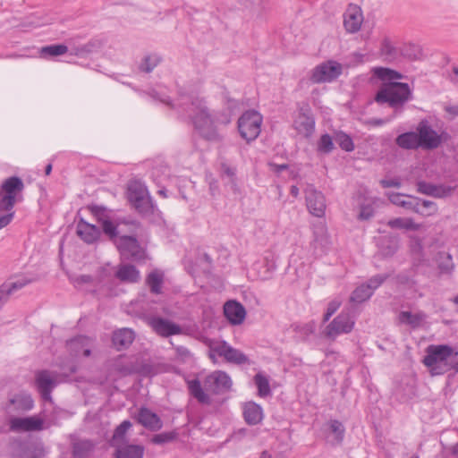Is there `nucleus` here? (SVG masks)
I'll return each instance as SVG.
<instances>
[{"mask_svg":"<svg viewBox=\"0 0 458 458\" xmlns=\"http://www.w3.org/2000/svg\"><path fill=\"white\" fill-rule=\"evenodd\" d=\"M209 189L211 191V194L214 196L216 194V191H217V185L216 182L209 183Z\"/></svg>","mask_w":458,"mask_h":458,"instance_id":"nucleus-60","label":"nucleus"},{"mask_svg":"<svg viewBox=\"0 0 458 458\" xmlns=\"http://www.w3.org/2000/svg\"><path fill=\"white\" fill-rule=\"evenodd\" d=\"M176 359L182 362H186L191 358V352L184 346L177 345L174 347Z\"/></svg>","mask_w":458,"mask_h":458,"instance_id":"nucleus-52","label":"nucleus"},{"mask_svg":"<svg viewBox=\"0 0 458 458\" xmlns=\"http://www.w3.org/2000/svg\"><path fill=\"white\" fill-rule=\"evenodd\" d=\"M52 171V165L51 164H48L47 166H46V169H45V174L46 175H49L50 173Z\"/></svg>","mask_w":458,"mask_h":458,"instance_id":"nucleus-64","label":"nucleus"},{"mask_svg":"<svg viewBox=\"0 0 458 458\" xmlns=\"http://www.w3.org/2000/svg\"><path fill=\"white\" fill-rule=\"evenodd\" d=\"M128 199L140 213L145 214L151 210L152 206L147 188L139 181L129 183Z\"/></svg>","mask_w":458,"mask_h":458,"instance_id":"nucleus-7","label":"nucleus"},{"mask_svg":"<svg viewBox=\"0 0 458 458\" xmlns=\"http://www.w3.org/2000/svg\"><path fill=\"white\" fill-rule=\"evenodd\" d=\"M8 424L10 431L17 433L40 431L45 428L44 420L38 416L24 418L11 416Z\"/></svg>","mask_w":458,"mask_h":458,"instance_id":"nucleus-12","label":"nucleus"},{"mask_svg":"<svg viewBox=\"0 0 458 458\" xmlns=\"http://www.w3.org/2000/svg\"><path fill=\"white\" fill-rule=\"evenodd\" d=\"M186 384L190 394L200 403L209 404L211 400L209 395L201 386V382L198 377L187 378Z\"/></svg>","mask_w":458,"mask_h":458,"instance_id":"nucleus-27","label":"nucleus"},{"mask_svg":"<svg viewBox=\"0 0 458 458\" xmlns=\"http://www.w3.org/2000/svg\"><path fill=\"white\" fill-rule=\"evenodd\" d=\"M330 428L335 434V440L336 444L342 443L344 437V427L338 420H332L330 422Z\"/></svg>","mask_w":458,"mask_h":458,"instance_id":"nucleus-49","label":"nucleus"},{"mask_svg":"<svg viewBox=\"0 0 458 458\" xmlns=\"http://www.w3.org/2000/svg\"><path fill=\"white\" fill-rule=\"evenodd\" d=\"M114 277L124 284H136L140 280V272L131 264H120L115 267Z\"/></svg>","mask_w":458,"mask_h":458,"instance_id":"nucleus-22","label":"nucleus"},{"mask_svg":"<svg viewBox=\"0 0 458 458\" xmlns=\"http://www.w3.org/2000/svg\"><path fill=\"white\" fill-rule=\"evenodd\" d=\"M203 343L208 348V357L214 363H216V357L237 365L250 363L247 355L224 340L205 338Z\"/></svg>","mask_w":458,"mask_h":458,"instance_id":"nucleus-4","label":"nucleus"},{"mask_svg":"<svg viewBox=\"0 0 458 458\" xmlns=\"http://www.w3.org/2000/svg\"><path fill=\"white\" fill-rule=\"evenodd\" d=\"M114 244L121 255L125 258H131L133 260L144 259V250L140 247L138 240L133 236L122 235L114 240Z\"/></svg>","mask_w":458,"mask_h":458,"instance_id":"nucleus-10","label":"nucleus"},{"mask_svg":"<svg viewBox=\"0 0 458 458\" xmlns=\"http://www.w3.org/2000/svg\"><path fill=\"white\" fill-rule=\"evenodd\" d=\"M92 449V444L89 441H79L73 444L72 454L74 458H84Z\"/></svg>","mask_w":458,"mask_h":458,"instance_id":"nucleus-42","label":"nucleus"},{"mask_svg":"<svg viewBox=\"0 0 458 458\" xmlns=\"http://www.w3.org/2000/svg\"><path fill=\"white\" fill-rule=\"evenodd\" d=\"M31 282L32 279L27 278L25 276L17 277L13 281L3 285L0 296L3 295V293H5L8 295L12 294Z\"/></svg>","mask_w":458,"mask_h":458,"instance_id":"nucleus-37","label":"nucleus"},{"mask_svg":"<svg viewBox=\"0 0 458 458\" xmlns=\"http://www.w3.org/2000/svg\"><path fill=\"white\" fill-rule=\"evenodd\" d=\"M137 420L144 428L152 431L159 430L163 426L159 416L145 407L140 409Z\"/></svg>","mask_w":458,"mask_h":458,"instance_id":"nucleus-24","label":"nucleus"},{"mask_svg":"<svg viewBox=\"0 0 458 458\" xmlns=\"http://www.w3.org/2000/svg\"><path fill=\"white\" fill-rule=\"evenodd\" d=\"M77 234L87 243H93L100 236V230L94 225L81 219L77 224Z\"/></svg>","mask_w":458,"mask_h":458,"instance_id":"nucleus-25","label":"nucleus"},{"mask_svg":"<svg viewBox=\"0 0 458 458\" xmlns=\"http://www.w3.org/2000/svg\"><path fill=\"white\" fill-rule=\"evenodd\" d=\"M343 72V65L336 61L329 60L316 66L311 74L314 83L330 82L338 78Z\"/></svg>","mask_w":458,"mask_h":458,"instance_id":"nucleus-9","label":"nucleus"},{"mask_svg":"<svg viewBox=\"0 0 458 458\" xmlns=\"http://www.w3.org/2000/svg\"><path fill=\"white\" fill-rule=\"evenodd\" d=\"M306 205L310 213L317 217H323L326 211V199L324 195L313 186L305 189Z\"/></svg>","mask_w":458,"mask_h":458,"instance_id":"nucleus-14","label":"nucleus"},{"mask_svg":"<svg viewBox=\"0 0 458 458\" xmlns=\"http://www.w3.org/2000/svg\"><path fill=\"white\" fill-rule=\"evenodd\" d=\"M374 215V208L371 205H363L359 213V219L369 220Z\"/></svg>","mask_w":458,"mask_h":458,"instance_id":"nucleus-54","label":"nucleus"},{"mask_svg":"<svg viewBox=\"0 0 458 458\" xmlns=\"http://www.w3.org/2000/svg\"><path fill=\"white\" fill-rule=\"evenodd\" d=\"M294 129L303 137H310L315 129V121L309 108H301L293 122Z\"/></svg>","mask_w":458,"mask_h":458,"instance_id":"nucleus-15","label":"nucleus"},{"mask_svg":"<svg viewBox=\"0 0 458 458\" xmlns=\"http://www.w3.org/2000/svg\"><path fill=\"white\" fill-rule=\"evenodd\" d=\"M396 144L405 149H413L420 147L417 132H405L396 138Z\"/></svg>","mask_w":458,"mask_h":458,"instance_id":"nucleus-33","label":"nucleus"},{"mask_svg":"<svg viewBox=\"0 0 458 458\" xmlns=\"http://www.w3.org/2000/svg\"><path fill=\"white\" fill-rule=\"evenodd\" d=\"M450 354V347L447 345H429L423 363L432 375H441L447 372V358Z\"/></svg>","mask_w":458,"mask_h":458,"instance_id":"nucleus-5","label":"nucleus"},{"mask_svg":"<svg viewBox=\"0 0 458 458\" xmlns=\"http://www.w3.org/2000/svg\"><path fill=\"white\" fill-rule=\"evenodd\" d=\"M414 206L419 207L420 211H415L416 213L421 214L423 216H431L435 214L437 210V205L430 200H420L414 199Z\"/></svg>","mask_w":458,"mask_h":458,"instance_id":"nucleus-41","label":"nucleus"},{"mask_svg":"<svg viewBox=\"0 0 458 458\" xmlns=\"http://www.w3.org/2000/svg\"><path fill=\"white\" fill-rule=\"evenodd\" d=\"M313 242L312 245L315 250L320 249L324 251L329 245V237L327 231V226L324 223L319 222L313 225Z\"/></svg>","mask_w":458,"mask_h":458,"instance_id":"nucleus-26","label":"nucleus"},{"mask_svg":"<svg viewBox=\"0 0 458 458\" xmlns=\"http://www.w3.org/2000/svg\"><path fill=\"white\" fill-rule=\"evenodd\" d=\"M56 374L48 370H41L36 374V386L43 399L50 400L51 392L56 386Z\"/></svg>","mask_w":458,"mask_h":458,"instance_id":"nucleus-18","label":"nucleus"},{"mask_svg":"<svg viewBox=\"0 0 458 458\" xmlns=\"http://www.w3.org/2000/svg\"><path fill=\"white\" fill-rule=\"evenodd\" d=\"M163 277V274L157 270L152 271L148 274L146 282L152 293H160Z\"/></svg>","mask_w":458,"mask_h":458,"instance_id":"nucleus-38","label":"nucleus"},{"mask_svg":"<svg viewBox=\"0 0 458 458\" xmlns=\"http://www.w3.org/2000/svg\"><path fill=\"white\" fill-rule=\"evenodd\" d=\"M135 337L134 332L129 328H121L114 332L112 341L117 350L129 347Z\"/></svg>","mask_w":458,"mask_h":458,"instance_id":"nucleus-28","label":"nucleus"},{"mask_svg":"<svg viewBox=\"0 0 458 458\" xmlns=\"http://www.w3.org/2000/svg\"><path fill=\"white\" fill-rule=\"evenodd\" d=\"M341 301L339 300L331 301L328 305L327 311L323 318V322H327L335 314V312L340 308Z\"/></svg>","mask_w":458,"mask_h":458,"instance_id":"nucleus-53","label":"nucleus"},{"mask_svg":"<svg viewBox=\"0 0 458 458\" xmlns=\"http://www.w3.org/2000/svg\"><path fill=\"white\" fill-rule=\"evenodd\" d=\"M335 145L330 135L323 134L318 141L317 150L320 154H329Z\"/></svg>","mask_w":458,"mask_h":458,"instance_id":"nucleus-44","label":"nucleus"},{"mask_svg":"<svg viewBox=\"0 0 458 458\" xmlns=\"http://www.w3.org/2000/svg\"><path fill=\"white\" fill-rule=\"evenodd\" d=\"M161 57L157 54H150L142 59L140 70L145 72H151L160 63Z\"/></svg>","mask_w":458,"mask_h":458,"instance_id":"nucleus-40","label":"nucleus"},{"mask_svg":"<svg viewBox=\"0 0 458 458\" xmlns=\"http://www.w3.org/2000/svg\"><path fill=\"white\" fill-rule=\"evenodd\" d=\"M291 194L293 197H298V195H299V188L297 186H292L291 187Z\"/></svg>","mask_w":458,"mask_h":458,"instance_id":"nucleus-62","label":"nucleus"},{"mask_svg":"<svg viewBox=\"0 0 458 458\" xmlns=\"http://www.w3.org/2000/svg\"><path fill=\"white\" fill-rule=\"evenodd\" d=\"M361 8L356 4H350L344 13V26L348 33H356L360 30L363 22Z\"/></svg>","mask_w":458,"mask_h":458,"instance_id":"nucleus-16","label":"nucleus"},{"mask_svg":"<svg viewBox=\"0 0 458 458\" xmlns=\"http://www.w3.org/2000/svg\"><path fill=\"white\" fill-rule=\"evenodd\" d=\"M224 313L233 325H241L246 316L244 307L238 301H229L224 306Z\"/></svg>","mask_w":458,"mask_h":458,"instance_id":"nucleus-23","label":"nucleus"},{"mask_svg":"<svg viewBox=\"0 0 458 458\" xmlns=\"http://www.w3.org/2000/svg\"><path fill=\"white\" fill-rule=\"evenodd\" d=\"M386 278V275H377L372 276L366 284H362L352 292L350 301L355 303H361L369 300L372 296L374 291L377 289Z\"/></svg>","mask_w":458,"mask_h":458,"instance_id":"nucleus-13","label":"nucleus"},{"mask_svg":"<svg viewBox=\"0 0 458 458\" xmlns=\"http://www.w3.org/2000/svg\"><path fill=\"white\" fill-rule=\"evenodd\" d=\"M254 382L258 387V393L260 397H266L270 394V386L268 378L261 374L258 373L254 377Z\"/></svg>","mask_w":458,"mask_h":458,"instance_id":"nucleus-39","label":"nucleus"},{"mask_svg":"<svg viewBox=\"0 0 458 458\" xmlns=\"http://www.w3.org/2000/svg\"><path fill=\"white\" fill-rule=\"evenodd\" d=\"M221 173L223 175H226L231 180H233L235 175V170L226 164H222Z\"/></svg>","mask_w":458,"mask_h":458,"instance_id":"nucleus-58","label":"nucleus"},{"mask_svg":"<svg viewBox=\"0 0 458 458\" xmlns=\"http://www.w3.org/2000/svg\"><path fill=\"white\" fill-rule=\"evenodd\" d=\"M243 416L249 425H257L263 419L262 408L255 403H247L243 407Z\"/></svg>","mask_w":458,"mask_h":458,"instance_id":"nucleus-29","label":"nucleus"},{"mask_svg":"<svg viewBox=\"0 0 458 458\" xmlns=\"http://www.w3.org/2000/svg\"><path fill=\"white\" fill-rule=\"evenodd\" d=\"M177 106L191 120L194 128L208 140L216 141L221 139L218 125L228 124L230 118L220 115L217 112L210 111L206 101L199 95H182Z\"/></svg>","mask_w":458,"mask_h":458,"instance_id":"nucleus-1","label":"nucleus"},{"mask_svg":"<svg viewBox=\"0 0 458 458\" xmlns=\"http://www.w3.org/2000/svg\"><path fill=\"white\" fill-rule=\"evenodd\" d=\"M68 47L65 45H51L41 48L42 55L58 56L67 53Z\"/></svg>","mask_w":458,"mask_h":458,"instance_id":"nucleus-45","label":"nucleus"},{"mask_svg":"<svg viewBox=\"0 0 458 458\" xmlns=\"http://www.w3.org/2000/svg\"><path fill=\"white\" fill-rule=\"evenodd\" d=\"M436 262L441 273L451 274L454 268L453 258L450 253L440 251L437 254Z\"/></svg>","mask_w":458,"mask_h":458,"instance_id":"nucleus-34","label":"nucleus"},{"mask_svg":"<svg viewBox=\"0 0 458 458\" xmlns=\"http://www.w3.org/2000/svg\"><path fill=\"white\" fill-rule=\"evenodd\" d=\"M381 51L384 55H392L394 52V48L388 39H384L381 46Z\"/></svg>","mask_w":458,"mask_h":458,"instance_id":"nucleus-56","label":"nucleus"},{"mask_svg":"<svg viewBox=\"0 0 458 458\" xmlns=\"http://www.w3.org/2000/svg\"><path fill=\"white\" fill-rule=\"evenodd\" d=\"M131 427L129 420H123L114 430L111 445L114 447L125 445V435Z\"/></svg>","mask_w":458,"mask_h":458,"instance_id":"nucleus-35","label":"nucleus"},{"mask_svg":"<svg viewBox=\"0 0 458 458\" xmlns=\"http://www.w3.org/2000/svg\"><path fill=\"white\" fill-rule=\"evenodd\" d=\"M149 324L157 334L164 337L182 333V327L179 325L165 318H153L150 319Z\"/></svg>","mask_w":458,"mask_h":458,"instance_id":"nucleus-21","label":"nucleus"},{"mask_svg":"<svg viewBox=\"0 0 458 458\" xmlns=\"http://www.w3.org/2000/svg\"><path fill=\"white\" fill-rule=\"evenodd\" d=\"M387 197L394 205L400 206L412 211H420L419 207L414 206V199L398 192H389L387 193Z\"/></svg>","mask_w":458,"mask_h":458,"instance_id":"nucleus-32","label":"nucleus"},{"mask_svg":"<svg viewBox=\"0 0 458 458\" xmlns=\"http://www.w3.org/2000/svg\"><path fill=\"white\" fill-rule=\"evenodd\" d=\"M380 184L384 188H389V187L400 188L401 187V182L397 179H389V180L384 179V180L380 181Z\"/></svg>","mask_w":458,"mask_h":458,"instance_id":"nucleus-57","label":"nucleus"},{"mask_svg":"<svg viewBox=\"0 0 458 458\" xmlns=\"http://www.w3.org/2000/svg\"><path fill=\"white\" fill-rule=\"evenodd\" d=\"M389 244L385 249L383 246L380 247V252L383 256H391L396 250V242L394 241H388Z\"/></svg>","mask_w":458,"mask_h":458,"instance_id":"nucleus-55","label":"nucleus"},{"mask_svg":"<svg viewBox=\"0 0 458 458\" xmlns=\"http://www.w3.org/2000/svg\"><path fill=\"white\" fill-rule=\"evenodd\" d=\"M417 134L420 147L424 148H436L441 142L440 136L427 123L422 122L419 124Z\"/></svg>","mask_w":458,"mask_h":458,"instance_id":"nucleus-17","label":"nucleus"},{"mask_svg":"<svg viewBox=\"0 0 458 458\" xmlns=\"http://www.w3.org/2000/svg\"><path fill=\"white\" fill-rule=\"evenodd\" d=\"M262 116L254 110L244 112L238 120L239 132L246 141L254 140L261 131Z\"/></svg>","mask_w":458,"mask_h":458,"instance_id":"nucleus-6","label":"nucleus"},{"mask_svg":"<svg viewBox=\"0 0 458 458\" xmlns=\"http://www.w3.org/2000/svg\"><path fill=\"white\" fill-rule=\"evenodd\" d=\"M372 72L374 76L385 82L377 91L375 101L378 104H388L394 108V116H395L402 112L403 105L412 98L409 85L394 81L402 79L403 75L392 69L376 67Z\"/></svg>","mask_w":458,"mask_h":458,"instance_id":"nucleus-2","label":"nucleus"},{"mask_svg":"<svg viewBox=\"0 0 458 458\" xmlns=\"http://www.w3.org/2000/svg\"><path fill=\"white\" fill-rule=\"evenodd\" d=\"M104 42L102 39L92 38L81 46L73 47L72 48V54L79 57H85L88 55L98 52L102 48Z\"/></svg>","mask_w":458,"mask_h":458,"instance_id":"nucleus-30","label":"nucleus"},{"mask_svg":"<svg viewBox=\"0 0 458 458\" xmlns=\"http://www.w3.org/2000/svg\"><path fill=\"white\" fill-rule=\"evenodd\" d=\"M420 190L421 192L426 194H433L434 193V187L431 185H428L426 183H420L419 184Z\"/></svg>","mask_w":458,"mask_h":458,"instance_id":"nucleus-59","label":"nucleus"},{"mask_svg":"<svg viewBox=\"0 0 458 458\" xmlns=\"http://www.w3.org/2000/svg\"><path fill=\"white\" fill-rule=\"evenodd\" d=\"M259 458H272V455L269 452L267 451H263L260 454V457Z\"/></svg>","mask_w":458,"mask_h":458,"instance_id":"nucleus-63","label":"nucleus"},{"mask_svg":"<svg viewBox=\"0 0 458 458\" xmlns=\"http://www.w3.org/2000/svg\"><path fill=\"white\" fill-rule=\"evenodd\" d=\"M94 346V341L87 336L79 335L67 342V349L71 355L79 357L90 355L91 348Z\"/></svg>","mask_w":458,"mask_h":458,"instance_id":"nucleus-19","label":"nucleus"},{"mask_svg":"<svg viewBox=\"0 0 458 458\" xmlns=\"http://www.w3.org/2000/svg\"><path fill=\"white\" fill-rule=\"evenodd\" d=\"M102 229L105 234L108 235L110 240L114 243V240L121 237L120 231L117 226L110 220L102 221Z\"/></svg>","mask_w":458,"mask_h":458,"instance_id":"nucleus-46","label":"nucleus"},{"mask_svg":"<svg viewBox=\"0 0 458 458\" xmlns=\"http://www.w3.org/2000/svg\"><path fill=\"white\" fill-rule=\"evenodd\" d=\"M294 331L298 333L303 339H307L310 335H313L316 331L315 321H310L303 325L294 326Z\"/></svg>","mask_w":458,"mask_h":458,"instance_id":"nucleus-47","label":"nucleus"},{"mask_svg":"<svg viewBox=\"0 0 458 458\" xmlns=\"http://www.w3.org/2000/svg\"><path fill=\"white\" fill-rule=\"evenodd\" d=\"M355 322L348 313L341 312L324 329L323 335L329 340H335L343 334L352 331Z\"/></svg>","mask_w":458,"mask_h":458,"instance_id":"nucleus-8","label":"nucleus"},{"mask_svg":"<svg viewBox=\"0 0 458 458\" xmlns=\"http://www.w3.org/2000/svg\"><path fill=\"white\" fill-rule=\"evenodd\" d=\"M115 449L116 458H143L144 448L139 445H123Z\"/></svg>","mask_w":458,"mask_h":458,"instance_id":"nucleus-31","label":"nucleus"},{"mask_svg":"<svg viewBox=\"0 0 458 458\" xmlns=\"http://www.w3.org/2000/svg\"><path fill=\"white\" fill-rule=\"evenodd\" d=\"M233 382L230 376L222 370H216L206 377L204 386L207 391L215 394H224L229 391Z\"/></svg>","mask_w":458,"mask_h":458,"instance_id":"nucleus-11","label":"nucleus"},{"mask_svg":"<svg viewBox=\"0 0 458 458\" xmlns=\"http://www.w3.org/2000/svg\"><path fill=\"white\" fill-rule=\"evenodd\" d=\"M400 322L411 325V327H418L424 319L423 314H412L409 311H402L399 315Z\"/></svg>","mask_w":458,"mask_h":458,"instance_id":"nucleus-43","label":"nucleus"},{"mask_svg":"<svg viewBox=\"0 0 458 458\" xmlns=\"http://www.w3.org/2000/svg\"><path fill=\"white\" fill-rule=\"evenodd\" d=\"M34 406L31 395L27 393H19L9 399L7 404L8 412L19 413L30 411Z\"/></svg>","mask_w":458,"mask_h":458,"instance_id":"nucleus-20","label":"nucleus"},{"mask_svg":"<svg viewBox=\"0 0 458 458\" xmlns=\"http://www.w3.org/2000/svg\"><path fill=\"white\" fill-rule=\"evenodd\" d=\"M177 434L175 432H163L157 435H155L151 441L156 445H162L165 443H169L176 438Z\"/></svg>","mask_w":458,"mask_h":458,"instance_id":"nucleus-50","label":"nucleus"},{"mask_svg":"<svg viewBox=\"0 0 458 458\" xmlns=\"http://www.w3.org/2000/svg\"><path fill=\"white\" fill-rule=\"evenodd\" d=\"M24 183L17 176L5 179L0 187V212L6 214L0 216V230L7 226L13 219V208L16 202L22 199Z\"/></svg>","mask_w":458,"mask_h":458,"instance_id":"nucleus-3","label":"nucleus"},{"mask_svg":"<svg viewBox=\"0 0 458 458\" xmlns=\"http://www.w3.org/2000/svg\"><path fill=\"white\" fill-rule=\"evenodd\" d=\"M390 119H386V120H383V119H375L371 122L372 124L374 125H382L384 123H386V122H388Z\"/></svg>","mask_w":458,"mask_h":458,"instance_id":"nucleus-61","label":"nucleus"},{"mask_svg":"<svg viewBox=\"0 0 458 458\" xmlns=\"http://www.w3.org/2000/svg\"><path fill=\"white\" fill-rule=\"evenodd\" d=\"M387 225L391 228L405 229L411 231H417L421 227V225L420 224L415 223L413 219L404 217L391 219L387 222Z\"/></svg>","mask_w":458,"mask_h":458,"instance_id":"nucleus-36","label":"nucleus"},{"mask_svg":"<svg viewBox=\"0 0 458 458\" xmlns=\"http://www.w3.org/2000/svg\"><path fill=\"white\" fill-rule=\"evenodd\" d=\"M336 141L342 149L345 151H352L354 149V144L352 138L345 133H339L336 136Z\"/></svg>","mask_w":458,"mask_h":458,"instance_id":"nucleus-48","label":"nucleus"},{"mask_svg":"<svg viewBox=\"0 0 458 458\" xmlns=\"http://www.w3.org/2000/svg\"><path fill=\"white\" fill-rule=\"evenodd\" d=\"M447 371L454 369L458 371V350L450 347V354L447 358Z\"/></svg>","mask_w":458,"mask_h":458,"instance_id":"nucleus-51","label":"nucleus"}]
</instances>
